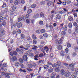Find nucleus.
Wrapping results in <instances>:
<instances>
[{"label": "nucleus", "instance_id": "nucleus-14", "mask_svg": "<svg viewBox=\"0 0 78 78\" xmlns=\"http://www.w3.org/2000/svg\"><path fill=\"white\" fill-rule=\"evenodd\" d=\"M39 15L38 14H35L34 16V18H35V19H37V18L39 17Z\"/></svg>", "mask_w": 78, "mask_h": 78}, {"label": "nucleus", "instance_id": "nucleus-11", "mask_svg": "<svg viewBox=\"0 0 78 78\" xmlns=\"http://www.w3.org/2000/svg\"><path fill=\"white\" fill-rule=\"evenodd\" d=\"M48 71L49 73H51L53 71V69L51 67H50L48 69Z\"/></svg>", "mask_w": 78, "mask_h": 78}, {"label": "nucleus", "instance_id": "nucleus-28", "mask_svg": "<svg viewBox=\"0 0 78 78\" xmlns=\"http://www.w3.org/2000/svg\"><path fill=\"white\" fill-rule=\"evenodd\" d=\"M33 67V64H30L28 65V67H29V68H32Z\"/></svg>", "mask_w": 78, "mask_h": 78}, {"label": "nucleus", "instance_id": "nucleus-33", "mask_svg": "<svg viewBox=\"0 0 78 78\" xmlns=\"http://www.w3.org/2000/svg\"><path fill=\"white\" fill-rule=\"evenodd\" d=\"M34 44L36 45L37 44V41L36 40H34L33 41Z\"/></svg>", "mask_w": 78, "mask_h": 78}, {"label": "nucleus", "instance_id": "nucleus-41", "mask_svg": "<svg viewBox=\"0 0 78 78\" xmlns=\"http://www.w3.org/2000/svg\"><path fill=\"white\" fill-rule=\"evenodd\" d=\"M3 20V17L1 16H0V22H2Z\"/></svg>", "mask_w": 78, "mask_h": 78}, {"label": "nucleus", "instance_id": "nucleus-27", "mask_svg": "<svg viewBox=\"0 0 78 78\" xmlns=\"http://www.w3.org/2000/svg\"><path fill=\"white\" fill-rule=\"evenodd\" d=\"M69 66L70 67H72L73 68V67H74V64H73V63L70 64L69 65Z\"/></svg>", "mask_w": 78, "mask_h": 78}, {"label": "nucleus", "instance_id": "nucleus-17", "mask_svg": "<svg viewBox=\"0 0 78 78\" xmlns=\"http://www.w3.org/2000/svg\"><path fill=\"white\" fill-rule=\"evenodd\" d=\"M47 5L48 6H51L53 5V2L51 1H50L48 2L47 4Z\"/></svg>", "mask_w": 78, "mask_h": 78}, {"label": "nucleus", "instance_id": "nucleus-45", "mask_svg": "<svg viewBox=\"0 0 78 78\" xmlns=\"http://www.w3.org/2000/svg\"><path fill=\"white\" fill-rule=\"evenodd\" d=\"M43 36H44V37H48V35H47V34H43Z\"/></svg>", "mask_w": 78, "mask_h": 78}, {"label": "nucleus", "instance_id": "nucleus-32", "mask_svg": "<svg viewBox=\"0 0 78 78\" xmlns=\"http://www.w3.org/2000/svg\"><path fill=\"white\" fill-rule=\"evenodd\" d=\"M58 66V65L57 64L55 63L52 66V67H57Z\"/></svg>", "mask_w": 78, "mask_h": 78}, {"label": "nucleus", "instance_id": "nucleus-49", "mask_svg": "<svg viewBox=\"0 0 78 78\" xmlns=\"http://www.w3.org/2000/svg\"><path fill=\"white\" fill-rule=\"evenodd\" d=\"M39 24L40 25H43V21H40Z\"/></svg>", "mask_w": 78, "mask_h": 78}, {"label": "nucleus", "instance_id": "nucleus-54", "mask_svg": "<svg viewBox=\"0 0 78 78\" xmlns=\"http://www.w3.org/2000/svg\"><path fill=\"white\" fill-rule=\"evenodd\" d=\"M53 57V54L51 53V54L50 55V58L51 59Z\"/></svg>", "mask_w": 78, "mask_h": 78}, {"label": "nucleus", "instance_id": "nucleus-39", "mask_svg": "<svg viewBox=\"0 0 78 78\" xmlns=\"http://www.w3.org/2000/svg\"><path fill=\"white\" fill-rule=\"evenodd\" d=\"M75 32L76 33H78V26L77 27L75 30Z\"/></svg>", "mask_w": 78, "mask_h": 78}, {"label": "nucleus", "instance_id": "nucleus-6", "mask_svg": "<svg viewBox=\"0 0 78 78\" xmlns=\"http://www.w3.org/2000/svg\"><path fill=\"white\" fill-rule=\"evenodd\" d=\"M0 32L2 35H4L5 34V30L3 29L2 28H1L0 29Z\"/></svg>", "mask_w": 78, "mask_h": 78}, {"label": "nucleus", "instance_id": "nucleus-57", "mask_svg": "<svg viewBox=\"0 0 78 78\" xmlns=\"http://www.w3.org/2000/svg\"><path fill=\"white\" fill-rule=\"evenodd\" d=\"M44 55V54L42 53L39 54V57H43V56Z\"/></svg>", "mask_w": 78, "mask_h": 78}, {"label": "nucleus", "instance_id": "nucleus-63", "mask_svg": "<svg viewBox=\"0 0 78 78\" xmlns=\"http://www.w3.org/2000/svg\"><path fill=\"white\" fill-rule=\"evenodd\" d=\"M73 56L74 57L76 56V52L73 53Z\"/></svg>", "mask_w": 78, "mask_h": 78}, {"label": "nucleus", "instance_id": "nucleus-24", "mask_svg": "<svg viewBox=\"0 0 78 78\" xmlns=\"http://www.w3.org/2000/svg\"><path fill=\"white\" fill-rule=\"evenodd\" d=\"M37 48H38L35 45H34L33 46V48H32V50H36Z\"/></svg>", "mask_w": 78, "mask_h": 78}, {"label": "nucleus", "instance_id": "nucleus-46", "mask_svg": "<svg viewBox=\"0 0 78 78\" xmlns=\"http://www.w3.org/2000/svg\"><path fill=\"white\" fill-rule=\"evenodd\" d=\"M64 25V24H61L60 26V28L61 29H62V28H63V26Z\"/></svg>", "mask_w": 78, "mask_h": 78}, {"label": "nucleus", "instance_id": "nucleus-55", "mask_svg": "<svg viewBox=\"0 0 78 78\" xmlns=\"http://www.w3.org/2000/svg\"><path fill=\"white\" fill-rule=\"evenodd\" d=\"M6 3H4L2 5V8H6Z\"/></svg>", "mask_w": 78, "mask_h": 78}, {"label": "nucleus", "instance_id": "nucleus-56", "mask_svg": "<svg viewBox=\"0 0 78 78\" xmlns=\"http://www.w3.org/2000/svg\"><path fill=\"white\" fill-rule=\"evenodd\" d=\"M33 66L34 67H36L37 66V64L36 63H34Z\"/></svg>", "mask_w": 78, "mask_h": 78}, {"label": "nucleus", "instance_id": "nucleus-60", "mask_svg": "<svg viewBox=\"0 0 78 78\" xmlns=\"http://www.w3.org/2000/svg\"><path fill=\"white\" fill-rule=\"evenodd\" d=\"M62 34L64 36L66 34V32L65 31H63L62 32Z\"/></svg>", "mask_w": 78, "mask_h": 78}, {"label": "nucleus", "instance_id": "nucleus-62", "mask_svg": "<svg viewBox=\"0 0 78 78\" xmlns=\"http://www.w3.org/2000/svg\"><path fill=\"white\" fill-rule=\"evenodd\" d=\"M47 64L48 65H52V63L50 62H47Z\"/></svg>", "mask_w": 78, "mask_h": 78}, {"label": "nucleus", "instance_id": "nucleus-37", "mask_svg": "<svg viewBox=\"0 0 78 78\" xmlns=\"http://www.w3.org/2000/svg\"><path fill=\"white\" fill-rule=\"evenodd\" d=\"M68 27L69 28H71L72 27V23H70Z\"/></svg>", "mask_w": 78, "mask_h": 78}, {"label": "nucleus", "instance_id": "nucleus-16", "mask_svg": "<svg viewBox=\"0 0 78 78\" xmlns=\"http://www.w3.org/2000/svg\"><path fill=\"white\" fill-rule=\"evenodd\" d=\"M43 67L44 69H46V70H47V69H48V68L49 67V66H48V65H44Z\"/></svg>", "mask_w": 78, "mask_h": 78}, {"label": "nucleus", "instance_id": "nucleus-31", "mask_svg": "<svg viewBox=\"0 0 78 78\" xmlns=\"http://www.w3.org/2000/svg\"><path fill=\"white\" fill-rule=\"evenodd\" d=\"M76 76L74 74H73L70 76V78H76Z\"/></svg>", "mask_w": 78, "mask_h": 78}, {"label": "nucleus", "instance_id": "nucleus-42", "mask_svg": "<svg viewBox=\"0 0 78 78\" xmlns=\"http://www.w3.org/2000/svg\"><path fill=\"white\" fill-rule=\"evenodd\" d=\"M23 59H21V58H20L19 61L21 63H22L23 62Z\"/></svg>", "mask_w": 78, "mask_h": 78}, {"label": "nucleus", "instance_id": "nucleus-22", "mask_svg": "<svg viewBox=\"0 0 78 78\" xmlns=\"http://www.w3.org/2000/svg\"><path fill=\"white\" fill-rule=\"evenodd\" d=\"M36 4H33L31 6V7L32 8H36Z\"/></svg>", "mask_w": 78, "mask_h": 78}, {"label": "nucleus", "instance_id": "nucleus-18", "mask_svg": "<svg viewBox=\"0 0 78 78\" xmlns=\"http://www.w3.org/2000/svg\"><path fill=\"white\" fill-rule=\"evenodd\" d=\"M22 23H20L17 25V27L18 28H20V27H22Z\"/></svg>", "mask_w": 78, "mask_h": 78}, {"label": "nucleus", "instance_id": "nucleus-58", "mask_svg": "<svg viewBox=\"0 0 78 78\" xmlns=\"http://www.w3.org/2000/svg\"><path fill=\"white\" fill-rule=\"evenodd\" d=\"M35 21V20H31V22L32 24H34V22Z\"/></svg>", "mask_w": 78, "mask_h": 78}, {"label": "nucleus", "instance_id": "nucleus-9", "mask_svg": "<svg viewBox=\"0 0 78 78\" xmlns=\"http://www.w3.org/2000/svg\"><path fill=\"white\" fill-rule=\"evenodd\" d=\"M56 19L58 20H60L61 19V16L59 14H57L55 16Z\"/></svg>", "mask_w": 78, "mask_h": 78}, {"label": "nucleus", "instance_id": "nucleus-2", "mask_svg": "<svg viewBox=\"0 0 78 78\" xmlns=\"http://www.w3.org/2000/svg\"><path fill=\"white\" fill-rule=\"evenodd\" d=\"M25 17L23 16H22V17H19L18 19V22H21L22 20H25Z\"/></svg>", "mask_w": 78, "mask_h": 78}, {"label": "nucleus", "instance_id": "nucleus-44", "mask_svg": "<svg viewBox=\"0 0 78 78\" xmlns=\"http://www.w3.org/2000/svg\"><path fill=\"white\" fill-rule=\"evenodd\" d=\"M26 22L27 23H30V20L27 19L26 20Z\"/></svg>", "mask_w": 78, "mask_h": 78}, {"label": "nucleus", "instance_id": "nucleus-7", "mask_svg": "<svg viewBox=\"0 0 78 78\" xmlns=\"http://www.w3.org/2000/svg\"><path fill=\"white\" fill-rule=\"evenodd\" d=\"M60 73L61 75H64L65 74V70H64V69H62L60 71Z\"/></svg>", "mask_w": 78, "mask_h": 78}, {"label": "nucleus", "instance_id": "nucleus-36", "mask_svg": "<svg viewBox=\"0 0 78 78\" xmlns=\"http://www.w3.org/2000/svg\"><path fill=\"white\" fill-rule=\"evenodd\" d=\"M26 39H27V40L28 41H30V40L31 39V37H30L27 36L26 37Z\"/></svg>", "mask_w": 78, "mask_h": 78}, {"label": "nucleus", "instance_id": "nucleus-52", "mask_svg": "<svg viewBox=\"0 0 78 78\" xmlns=\"http://www.w3.org/2000/svg\"><path fill=\"white\" fill-rule=\"evenodd\" d=\"M61 55L62 56H64V52L62 51L61 52Z\"/></svg>", "mask_w": 78, "mask_h": 78}, {"label": "nucleus", "instance_id": "nucleus-20", "mask_svg": "<svg viewBox=\"0 0 78 78\" xmlns=\"http://www.w3.org/2000/svg\"><path fill=\"white\" fill-rule=\"evenodd\" d=\"M40 31L41 33H45V30L44 29H42L40 30Z\"/></svg>", "mask_w": 78, "mask_h": 78}, {"label": "nucleus", "instance_id": "nucleus-4", "mask_svg": "<svg viewBox=\"0 0 78 78\" xmlns=\"http://www.w3.org/2000/svg\"><path fill=\"white\" fill-rule=\"evenodd\" d=\"M11 8H12V10H13V11H15V10H16V8H17V6L16 5H11Z\"/></svg>", "mask_w": 78, "mask_h": 78}, {"label": "nucleus", "instance_id": "nucleus-26", "mask_svg": "<svg viewBox=\"0 0 78 78\" xmlns=\"http://www.w3.org/2000/svg\"><path fill=\"white\" fill-rule=\"evenodd\" d=\"M55 70L56 72H58L59 71V68L57 67L55 69Z\"/></svg>", "mask_w": 78, "mask_h": 78}, {"label": "nucleus", "instance_id": "nucleus-15", "mask_svg": "<svg viewBox=\"0 0 78 78\" xmlns=\"http://www.w3.org/2000/svg\"><path fill=\"white\" fill-rule=\"evenodd\" d=\"M27 59H28V58H27V55L23 56V60H24V61H27Z\"/></svg>", "mask_w": 78, "mask_h": 78}, {"label": "nucleus", "instance_id": "nucleus-1", "mask_svg": "<svg viewBox=\"0 0 78 78\" xmlns=\"http://www.w3.org/2000/svg\"><path fill=\"white\" fill-rule=\"evenodd\" d=\"M62 38H61L59 40L57 39L55 41L56 45L58 46V50H61V49H62V46L60 45L61 44H62Z\"/></svg>", "mask_w": 78, "mask_h": 78}, {"label": "nucleus", "instance_id": "nucleus-40", "mask_svg": "<svg viewBox=\"0 0 78 78\" xmlns=\"http://www.w3.org/2000/svg\"><path fill=\"white\" fill-rule=\"evenodd\" d=\"M25 36L23 34H21V39H24L25 38Z\"/></svg>", "mask_w": 78, "mask_h": 78}, {"label": "nucleus", "instance_id": "nucleus-64", "mask_svg": "<svg viewBox=\"0 0 78 78\" xmlns=\"http://www.w3.org/2000/svg\"><path fill=\"white\" fill-rule=\"evenodd\" d=\"M75 71L76 73H78V68H76L75 69Z\"/></svg>", "mask_w": 78, "mask_h": 78}, {"label": "nucleus", "instance_id": "nucleus-5", "mask_svg": "<svg viewBox=\"0 0 78 78\" xmlns=\"http://www.w3.org/2000/svg\"><path fill=\"white\" fill-rule=\"evenodd\" d=\"M30 46L31 45L29 44H26L25 46V47L26 48H24V50H28V48L30 47Z\"/></svg>", "mask_w": 78, "mask_h": 78}, {"label": "nucleus", "instance_id": "nucleus-38", "mask_svg": "<svg viewBox=\"0 0 78 78\" xmlns=\"http://www.w3.org/2000/svg\"><path fill=\"white\" fill-rule=\"evenodd\" d=\"M2 25L3 26H4V27L6 25V22H5V21H3L2 23Z\"/></svg>", "mask_w": 78, "mask_h": 78}, {"label": "nucleus", "instance_id": "nucleus-53", "mask_svg": "<svg viewBox=\"0 0 78 78\" xmlns=\"http://www.w3.org/2000/svg\"><path fill=\"white\" fill-rule=\"evenodd\" d=\"M21 2L22 4H24L25 3V0H21Z\"/></svg>", "mask_w": 78, "mask_h": 78}, {"label": "nucleus", "instance_id": "nucleus-47", "mask_svg": "<svg viewBox=\"0 0 78 78\" xmlns=\"http://www.w3.org/2000/svg\"><path fill=\"white\" fill-rule=\"evenodd\" d=\"M2 66L3 67H7V64L6 63H4V64H3Z\"/></svg>", "mask_w": 78, "mask_h": 78}, {"label": "nucleus", "instance_id": "nucleus-3", "mask_svg": "<svg viewBox=\"0 0 78 78\" xmlns=\"http://www.w3.org/2000/svg\"><path fill=\"white\" fill-rule=\"evenodd\" d=\"M65 76L68 77V76H69L71 75V73L69 72V71H67L65 72Z\"/></svg>", "mask_w": 78, "mask_h": 78}, {"label": "nucleus", "instance_id": "nucleus-29", "mask_svg": "<svg viewBox=\"0 0 78 78\" xmlns=\"http://www.w3.org/2000/svg\"><path fill=\"white\" fill-rule=\"evenodd\" d=\"M53 28H54V27H53V26H52L51 25H49V28L50 29L51 31L52 30V29H53Z\"/></svg>", "mask_w": 78, "mask_h": 78}, {"label": "nucleus", "instance_id": "nucleus-8", "mask_svg": "<svg viewBox=\"0 0 78 78\" xmlns=\"http://www.w3.org/2000/svg\"><path fill=\"white\" fill-rule=\"evenodd\" d=\"M17 60V58L15 56H13L12 58L11 59V61L12 62H14V61H16Z\"/></svg>", "mask_w": 78, "mask_h": 78}, {"label": "nucleus", "instance_id": "nucleus-23", "mask_svg": "<svg viewBox=\"0 0 78 78\" xmlns=\"http://www.w3.org/2000/svg\"><path fill=\"white\" fill-rule=\"evenodd\" d=\"M32 37L33 39H37V37H36V35L33 34L32 35Z\"/></svg>", "mask_w": 78, "mask_h": 78}, {"label": "nucleus", "instance_id": "nucleus-61", "mask_svg": "<svg viewBox=\"0 0 78 78\" xmlns=\"http://www.w3.org/2000/svg\"><path fill=\"white\" fill-rule=\"evenodd\" d=\"M41 5H44L45 4V2L44 1H41Z\"/></svg>", "mask_w": 78, "mask_h": 78}, {"label": "nucleus", "instance_id": "nucleus-43", "mask_svg": "<svg viewBox=\"0 0 78 78\" xmlns=\"http://www.w3.org/2000/svg\"><path fill=\"white\" fill-rule=\"evenodd\" d=\"M32 12V10L31 9H29L27 11V13L28 14H30Z\"/></svg>", "mask_w": 78, "mask_h": 78}, {"label": "nucleus", "instance_id": "nucleus-59", "mask_svg": "<svg viewBox=\"0 0 78 78\" xmlns=\"http://www.w3.org/2000/svg\"><path fill=\"white\" fill-rule=\"evenodd\" d=\"M45 42L44 41H41V44H42L43 45H44H44L45 44Z\"/></svg>", "mask_w": 78, "mask_h": 78}, {"label": "nucleus", "instance_id": "nucleus-50", "mask_svg": "<svg viewBox=\"0 0 78 78\" xmlns=\"http://www.w3.org/2000/svg\"><path fill=\"white\" fill-rule=\"evenodd\" d=\"M67 47L69 48L71 46H72V45H71L70 43H68L67 45Z\"/></svg>", "mask_w": 78, "mask_h": 78}, {"label": "nucleus", "instance_id": "nucleus-51", "mask_svg": "<svg viewBox=\"0 0 78 78\" xmlns=\"http://www.w3.org/2000/svg\"><path fill=\"white\" fill-rule=\"evenodd\" d=\"M65 51L66 53H69V49H68V48H67L65 49Z\"/></svg>", "mask_w": 78, "mask_h": 78}, {"label": "nucleus", "instance_id": "nucleus-21", "mask_svg": "<svg viewBox=\"0 0 78 78\" xmlns=\"http://www.w3.org/2000/svg\"><path fill=\"white\" fill-rule=\"evenodd\" d=\"M63 30H64V31H67V26L66 25L64 26L63 28Z\"/></svg>", "mask_w": 78, "mask_h": 78}, {"label": "nucleus", "instance_id": "nucleus-34", "mask_svg": "<svg viewBox=\"0 0 78 78\" xmlns=\"http://www.w3.org/2000/svg\"><path fill=\"white\" fill-rule=\"evenodd\" d=\"M27 70L28 71V72H31L32 71H33V70L31 69H30V68H27Z\"/></svg>", "mask_w": 78, "mask_h": 78}, {"label": "nucleus", "instance_id": "nucleus-12", "mask_svg": "<svg viewBox=\"0 0 78 78\" xmlns=\"http://www.w3.org/2000/svg\"><path fill=\"white\" fill-rule=\"evenodd\" d=\"M56 75V74L55 73H53L51 74V76L50 78H55V76Z\"/></svg>", "mask_w": 78, "mask_h": 78}, {"label": "nucleus", "instance_id": "nucleus-10", "mask_svg": "<svg viewBox=\"0 0 78 78\" xmlns=\"http://www.w3.org/2000/svg\"><path fill=\"white\" fill-rule=\"evenodd\" d=\"M12 75V73H6L5 74V77H7V78H10V76L9 75Z\"/></svg>", "mask_w": 78, "mask_h": 78}, {"label": "nucleus", "instance_id": "nucleus-25", "mask_svg": "<svg viewBox=\"0 0 78 78\" xmlns=\"http://www.w3.org/2000/svg\"><path fill=\"white\" fill-rule=\"evenodd\" d=\"M17 23H18L17 22H14L13 23V25L14 27H16L17 25Z\"/></svg>", "mask_w": 78, "mask_h": 78}, {"label": "nucleus", "instance_id": "nucleus-35", "mask_svg": "<svg viewBox=\"0 0 78 78\" xmlns=\"http://www.w3.org/2000/svg\"><path fill=\"white\" fill-rule=\"evenodd\" d=\"M57 63L58 66H60L61 65V62L60 61H58L57 62Z\"/></svg>", "mask_w": 78, "mask_h": 78}, {"label": "nucleus", "instance_id": "nucleus-48", "mask_svg": "<svg viewBox=\"0 0 78 78\" xmlns=\"http://www.w3.org/2000/svg\"><path fill=\"white\" fill-rule=\"evenodd\" d=\"M40 16L41 17H44V13H40Z\"/></svg>", "mask_w": 78, "mask_h": 78}, {"label": "nucleus", "instance_id": "nucleus-19", "mask_svg": "<svg viewBox=\"0 0 78 78\" xmlns=\"http://www.w3.org/2000/svg\"><path fill=\"white\" fill-rule=\"evenodd\" d=\"M15 65L16 67H18L19 66H20V64H19V62H16L15 63Z\"/></svg>", "mask_w": 78, "mask_h": 78}, {"label": "nucleus", "instance_id": "nucleus-13", "mask_svg": "<svg viewBox=\"0 0 78 78\" xmlns=\"http://www.w3.org/2000/svg\"><path fill=\"white\" fill-rule=\"evenodd\" d=\"M19 0H15L14 2V5H19Z\"/></svg>", "mask_w": 78, "mask_h": 78}, {"label": "nucleus", "instance_id": "nucleus-30", "mask_svg": "<svg viewBox=\"0 0 78 78\" xmlns=\"http://www.w3.org/2000/svg\"><path fill=\"white\" fill-rule=\"evenodd\" d=\"M68 20H69V21H70V22H71V21H72V20H73V18L69 16L68 18Z\"/></svg>", "mask_w": 78, "mask_h": 78}]
</instances>
